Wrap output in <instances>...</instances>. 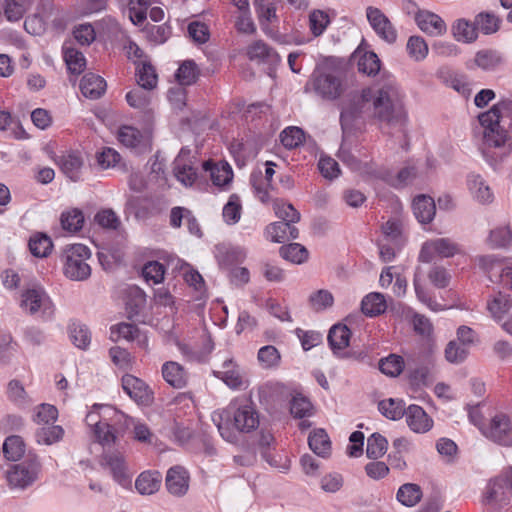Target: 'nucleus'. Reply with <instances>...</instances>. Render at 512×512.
I'll use <instances>...</instances> for the list:
<instances>
[{"instance_id": "1", "label": "nucleus", "mask_w": 512, "mask_h": 512, "mask_svg": "<svg viewBox=\"0 0 512 512\" xmlns=\"http://www.w3.org/2000/svg\"><path fill=\"white\" fill-rule=\"evenodd\" d=\"M212 421L222 438L234 443L237 441L235 431L243 434L255 431L260 424V415L252 402L235 401L227 408L214 412Z\"/></svg>"}, {"instance_id": "2", "label": "nucleus", "mask_w": 512, "mask_h": 512, "mask_svg": "<svg viewBox=\"0 0 512 512\" xmlns=\"http://www.w3.org/2000/svg\"><path fill=\"white\" fill-rule=\"evenodd\" d=\"M368 95H371L373 116L380 122L399 127L406 123L403 95L393 77H387L373 93L364 92L362 98L368 101Z\"/></svg>"}, {"instance_id": "3", "label": "nucleus", "mask_w": 512, "mask_h": 512, "mask_svg": "<svg viewBox=\"0 0 512 512\" xmlns=\"http://www.w3.org/2000/svg\"><path fill=\"white\" fill-rule=\"evenodd\" d=\"M484 127V143L488 147H503L512 134V99H504L478 116Z\"/></svg>"}, {"instance_id": "4", "label": "nucleus", "mask_w": 512, "mask_h": 512, "mask_svg": "<svg viewBox=\"0 0 512 512\" xmlns=\"http://www.w3.org/2000/svg\"><path fill=\"white\" fill-rule=\"evenodd\" d=\"M91 252L83 244L67 245L63 251V272L72 281H85L91 275V267L87 263Z\"/></svg>"}, {"instance_id": "5", "label": "nucleus", "mask_w": 512, "mask_h": 512, "mask_svg": "<svg viewBox=\"0 0 512 512\" xmlns=\"http://www.w3.org/2000/svg\"><path fill=\"white\" fill-rule=\"evenodd\" d=\"M41 472V462L36 455H28L18 464L12 465L7 471V482L10 488L24 490L33 485Z\"/></svg>"}, {"instance_id": "6", "label": "nucleus", "mask_w": 512, "mask_h": 512, "mask_svg": "<svg viewBox=\"0 0 512 512\" xmlns=\"http://www.w3.org/2000/svg\"><path fill=\"white\" fill-rule=\"evenodd\" d=\"M19 306L29 315L40 314L43 318H50L54 314V304L45 289L40 285H34L23 290Z\"/></svg>"}, {"instance_id": "7", "label": "nucleus", "mask_w": 512, "mask_h": 512, "mask_svg": "<svg viewBox=\"0 0 512 512\" xmlns=\"http://www.w3.org/2000/svg\"><path fill=\"white\" fill-rule=\"evenodd\" d=\"M461 252L458 243L450 238H435L423 243L419 253V260L430 263L436 257L450 258Z\"/></svg>"}, {"instance_id": "8", "label": "nucleus", "mask_w": 512, "mask_h": 512, "mask_svg": "<svg viewBox=\"0 0 512 512\" xmlns=\"http://www.w3.org/2000/svg\"><path fill=\"white\" fill-rule=\"evenodd\" d=\"M173 172L176 179L185 187H192L198 179V162L191 151L182 148L174 160Z\"/></svg>"}, {"instance_id": "9", "label": "nucleus", "mask_w": 512, "mask_h": 512, "mask_svg": "<svg viewBox=\"0 0 512 512\" xmlns=\"http://www.w3.org/2000/svg\"><path fill=\"white\" fill-rule=\"evenodd\" d=\"M213 374L221 379L231 389H242L248 385L245 371L234 361L232 357H224Z\"/></svg>"}, {"instance_id": "10", "label": "nucleus", "mask_w": 512, "mask_h": 512, "mask_svg": "<svg viewBox=\"0 0 512 512\" xmlns=\"http://www.w3.org/2000/svg\"><path fill=\"white\" fill-rule=\"evenodd\" d=\"M487 309L496 321H502V328L512 335V296L497 293L487 300Z\"/></svg>"}, {"instance_id": "11", "label": "nucleus", "mask_w": 512, "mask_h": 512, "mask_svg": "<svg viewBox=\"0 0 512 512\" xmlns=\"http://www.w3.org/2000/svg\"><path fill=\"white\" fill-rule=\"evenodd\" d=\"M479 264L489 274L490 280H498L504 287L512 289V258L495 259L492 256L479 258Z\"/></svg>"}, {"instance_id": "12", "label": "nucleus", "mask_w": 512, "mask_h": 512, "mask_svg": "<svg viewBox=\"0 0 512 512\" xmlns=\"http://www.w3.org/2000/svg\"><path fill=\"white\" fill-rule=\"evenodd\" d=\"M103 409L105 412L112 411L110 407H103L95 405L86 415V423L88 426L93 427V432L98 442L103 446H110L116 441L115 430L109 423L103 421L102 416L97 411Z\"/></svg>"}, {"instance_id": "13", "label": "nucleus", "mask_w": 512, "mask_h": 512, "mask_svg": "<svg viewBox=\"0 0 512 512\" xmlns=\"http://www.w3.org/2000/svg\"><path fill=\"white\" fill-rule=\"evenodd\" d=\"M366 17L375 33L385 42L393 44L397 40V31L389 18L373 6L366 8Z\"/></svg>"}, {"instance_id": "14", "label": "nucleus", "mask_w": 512, "mask_h": 512, "mask_svg": "<svg viewBox=\"0 0 512 512\" xmlns=\"http://www.w3.org/2000/svg\"><path fill=\"white\" fill-rule=\"evenodd\" d=\"M311 84L316 94L323 99L334 100L343 92L341 79L331 73L314 75Z\"/></svg>"}, {"instance_id": "15", "label": "nucleus", "mask_w": 512, "mask_h": 512, "mask_svg": "<svg viewBox=\"0 0 512 512\" xmlns=\"http://www.w3.org/2000/svg\"><path fill=\"white\" fill-rule=\"evenodd\" d=\"M122 388L139 405L148 406L153 402V392L140 378L130 374L124 375Z\"/></svg>"}, {"instance_id": "16", "label": "nucleus", "mask_w": 512, "mask_h": 512, "mask_svg": "<svg viewBox=\"0 0 512 512\" xmlns=\"http://www.w3.org/2000/svg\"><path fill=\"white\" fill-rule=\"evenodd\" d=\"M485 435L501 445L512 446V423L503 413L496 414L485 431Z\"/></svg>"}, {"instance_id": "17", "label": "nucleus", "mask_w": 512, "mask_h": 512, "mask_svg": "<svg viewBox=\"0 0 512 512\" xmlns=\"http://www.w3.org/2000/svg\"><path fill=\"white\" fill-rule=\"evenodd\" d=\"M414 19L419 29L429 36L439 37L447 32L445 21L431 11L417 10Z\"/></svg>"}, {"instance_id": "18", "label": "nucleus", "mask_w": 512, "mask_h": 512, "mask_svg": "<svg viewBox=\"0 0 512 512\" xmlns=\"http://www.w3.org/2000/svg\"><path fill=\"white\" fill-rule=\"evenodd\" d=\"M101 465L108 468L116 482L126 485L130 482V475L124 459L119 452H105L101 459Z\"/></svg>"}, {"instance_id": "19", "label": "nucleus", "mask_w": 512, "mask_h": 512, "mask_svg": "<svg viewBox=\"0 0 512 512\" xmlns=\"http://www.w3.org/2000/svg\"><path fill=\"white\" fill-rule=\"evenodd\" d=\"M165 485L168 492L174 496L181 497L189 489V474L182 466L171 467L166 474Z\"/></svg>"}, {"instance_id": "20", "label": "nucleus", "mask_w": 512, "mask_h": 512, "mask_svg": "<svg viewBox=\"0 0 512 512\" xmlns=\"http://www.w3.org/2000/svg\"><path fill=\"white\" fill-rule=\"evenodd\" d=\"M110 339L113 342H117L120 339H125L127 341L135 340L142 348H146L148 346V338L146 334L142 333L140 329L132 323L122 322L113 325L110 328Z\"/></svg>"}, {"instance_id": "21", "label": "nucleus", "mask_w": 512, "mask_h": 512, "mask_svg": "<svg viewBox=\"0 0 512 512\" xmlns=\"http://www.w3.org/2000/svg\"><path fill=\"white\" fill-rule=\"evenodd\" d=\"M404 416L408 427L415 433H426L433 427L432 418L419 405L405 408Z\"/></svg>"}, {"instance_id": "22", "label": "nucleus", "mask_w": 512, "mask_h": 512, "mask_svg": "<svg viewBox=\"0 0 512 512\" xmlns=\"http://www.w3.org/2000/svg\"><path fill=\"white\" fill-rule=\"evenodd\" d=\"M467 187L473 199L478 203L485 205L493 202V191L481 175L469 174L467 177Z\"/></svg>"}, {"instance_id": "23", "label": "nucleus", "mask_w": 512, "mask_h": 512, "mask_svg": "<svg viewBox=\"0 0 512 512\" xmlns=\"http://www.w3.org/2000/svg\"><path fill=\"white\" fill-rule=\"evenodd\" d=\"M266 238L272 242L283 243L289 239L298 238L299 231L294 225L287 222H274L265 230Z\"/></svg>"}, {"instance_id": "24", "label": "nucleus", "mask_w": 512, "mask_h": 512, "mask_svg": "<svg viewBox=\"0 0 512 512\" xmlns=\"http://www.w3.org/2000/svg\"><path fill=\"white\" fill-rule=\"evenodd\" d=\"M163 379L172 387L181 389L188 383L186 370L177 362L168 361L162 366Z\"/></svg>"}, {"instance_id": "25", "label": "nucleus", "mask_w": 512, "mask_h": 512, "mask_svg": "<svg viewBox=\"0 0 512 512\" xmlns=\"http://www.w3.org/2000/svg\"><path fill=\"white\" fill-rule=\"evenodd\" d=\"M80 90L86 98L98 99L106 90V82L99 75L87 73L81 79Z\"/></svg>"}, {"instance_id": "26", "label": "nucleus", "mask_w": 512, "mask_h": 512, "mask_svg": "<svg viewBox=\"0 0 512 512\" xmlns=\"http://www.w3.org/2000/svg\"><path fill=\"white\" fill-rule=\"evenodd\" d=\"M413 213L422 224L430 223L435 216L436 206L433 198L419 195L413 201Z\"/></svg>"}, {"instance_id": "27", "label": "nucleus", "mask_w": 512, "mask_h": 512, "mask_svg": "<svg viewBox=\"0 0 512 512\" xmlns=\"http://www.w3.org/2000/svg\"><path fill=\"white\" fill-rule=\"evenodd\" d=\"M451 33L458 42L473 43L478 38V30L475 21L470 22L467 19H457L451 26Z\"/></svg>"}, {"instance_id": "28", "label": "nucleus", "mask_w": 512, "mask_h": 512, "mask_svg": "<svg viewBox=\"0 0 512 512\" xmlns=\"http://www.w3.org/2000/svg\"><path fill=\"white\" fill-rule=\"evenodd\" d=\"M58 164L62 172L72 181H78L83 166V159L79 153L72 152L59 157Z\"/></svg>"}, {"instance_id": "29", "label": "nucleus", "mask_w": 512, "mask_h": 512, "mask_svg": "<svg viewBox=\"0 0 512 512\" xmlns=\"http://www.w3.org/2000/svg\"><path fill=\"white\" fill-rule=\"evenodd\" d=\"M162 483V476L159 472H142L135 481L137 491L142 495H151L156 493Z\"/></svg>"}, {"instance_id": "30", "label": "nucleus", "mask_w": 512, "mask_h": 512, "mask_svg": "<svg viewBox=\"0 0 512 512\" xmlns=\"http://www.w3.org/2000/svg\"><path fill=\"white\" fill-rule=\"evenodd\" d=\"M247 55L251 60H263L270 63L281 61L279 54L264 41L257 40L247 48Z\"/></svg>"}, {"instance_id": "31", "label": "nucleus", "mask_w": 512, "mask_h": 512, "mask_svg": "<svg viewBox=\"0 0 512 512\" xmlns=\"http://www.w3.org/2000/svg\"><path fill=\"white\" fill-rule=\"evenodd\" d=\"M203 169L210 172L211 180L216 186L227 185L233 178L232 169L227 163L213 164L211 161H205Z\"/></svg>"}, {"instance_id": "32", "label": "nucleus", "mask_w": 512, "mask_h": 512, "mask_svg": "<svg viewBox=\"0 0 512 512\" xmlns=\"http://www.w3.org/2000/svg\"><path fill=\"white\" fill-rule=\"evenodd\" d=\"M351 337L350 329L343 324H336L331 327L328 334V342L334 353L342 351L349 345Z\"/></svg>"}, {"instance_id": "33", "label": "nucleus", "mask_w": 512, "mask_h": 512, "mask_svg": "<svg viewBox=\"0 0 512 512\" xmlns=\"http://www.w3.org/2000/svg\"><path fill=\"white\" fill-rule=\"evenodd\" d=\"M387 308L383 294L372 292L366 295L361 302L362 312L369 317H374L385 312Z\"/></svg>"}, {"instance_id": "34", "label": "nucleus", "mask_w": 512, "mask_h": 512, "mask_svg": "<svg viewBox=\"0 0 512 512\" xmlns=\"http://www.w3.org/2000/svg\"><path fill=\"white\" fill-rule=\"evenodd\" d=\"M474 63L483 70L491 71L503 63V56L497 50H480L475 55Z\"/></svg>"}, {"instance_id": "35", "label": "nucleus", "mask_w": 512, "mask_h": 512, "mask_svg": "<svg viewBox=\"0 0 512 512\" xmlns=\"http://www.w3.org/2000/svg\"><path fill=\"white\" fill-rule=\"evenodd\" d=\"M118 139L129 148L140 149L146 145L145 136L132 126H122L118 131Z\"/></svg>"}, {"instance_id": "36", "label": "nucleus", "mask_w": 512, "mask_h": 512, "mask_svg": "<svg viewBox=\"0 0 512 512\" xmlns=\"http://www.w3.org/2000/svg\"><path fill=\"white\" fill-rule=\"evenodd\" d=\"M308 444L310 449L318 456L327 457L330 454L331 443L323 429H318L311 433L308 438Z\"/></svg>"}, {"instance_id": "37", "label": "nucleus", "mask_w": 512, "mask_h": 512, "mask_svg": "<svg viewBox=\"0 0 512 512\" xmlns=\"http://www.w3.org/2000/svg\"><path fill=\"white\" fill-rule=\"evenodd\" d=\"M477 30L484 35H491L500 29L501 19L491 12H480L474 18Z\"/></svg>"}, {"instance_id": "38", "label": "nucleus", "mask_w": 512, "mask_h": 512, "mask_svg": "<svg viewBox=\"0 0 512 512\" xmlns=\"http://www.w3.org/2000/svg\"><path fill=\"white\" fill-rule=\"evenodd\" d=\"M378 367L383 374L389 377H397L402 373L405 363L401 356L390 354L379 360Z\"/></svg>"}, {"instance_id": "39", "label": "nucleus", "mask_w": 512, "mask_h": 512, "mask_svg": "<svg viewBox=\"0 0 512 512\" xmlns=\"http://www.w3.org/2000/svg\"><path fill=\"white\" fill-rule=\"evenodd\" d=\"M487 243L493 249L508 248L512 245V231L505 226L492 229L487 238Z\"/></svg>"}, {"instance_id": "40", "label": "nucleus", "mask_w": 512, "mask_h": 512, "mask_svg": "<svg viewBox=\"0 0 512 512\" xmlns=\"http://www.w3.org/2000/svg\"><path fill=\"white\" fill-rule=\"evenodd\" d=\"M3 453L7 460L18 461L25 453V444L20 436L13 435L3 443Z\"/></svg>"}, {"instance_id": "41", "label": "nucleus", "mask_w": 512, "mask_h": 512, "mask_svg": "<svg viewBox=\"0 0 512 512\" xmlns=\"http://www.w3.org/2000/svg\"><path fill=\"white\" fill-rule=\"evenodd\" d=\"M416 169L413 166H407L402 168L396 176H393L390 172H386V174H380L381 180H384L388 184L394 187H402L412 182V180L416 177Z\"/></svg>"}, {"instance_id": "42", "label": "nucleus", "mask_w": 512, "mask_h": 512, "mask_svg": "<svg viewBox=\"0 0 512 512\" xmlns=\"http://www.w3.org/2000/svg\"><path fill=\"white\" fill-rule=\"evenodd\" d=\"M60 221L64 230L75 233L83 227L84 215L80 209L73 208L64 211L61 214Z\"/></svg>"}, {"instance_id": "43", "label": "nucleus", "mask_w": 512, "mask_h": 512, "mask_svg": "<svg viewBox=\"0 0 512 512\" xmlns=\"http://www.w3.org/2000/svg\"><path fill=\"white\" fill-rule=\"evenodd\" d=\"M69 335L72 343L79 349L85 350L91 343V332L84 324H71L69 327Z\"/></svg>"}, {"instance_id": "44", "label": "nucleus", "mask_w": 512, "mask_h": 512, "mask_svg": "<svg viewBox=\"0 0 512 512\" xmlns=\"http://www.w3.org/2000/svg\"><path fill=\"white\" fill-rule=\"evenodd\" d=\"M137 82L144 90H152L157 86L158 77L150 63L143 62L137 67Z\"/></svg>"}, {"instance_id": "45", "label": "nucleus", "mask_w": 512, "mask_h": 512, "mask_svg": "<svg viewBox=\"0 0 512 512\" xmlns=\"http://www.w3.org/2000/svg\"><path fill=\"white\" fill-rule=\"evenodd\" d=\"M406 50L410 58L417 62L423 61L429 52L428 44L424 38L417 35L409 37L406 44Z\"/></svg>"}, {"instance_id": "46", "label": "nucleus", "mask_w": 512, "mask_h": 512, "mask_svg": "<svg viewBox=\"0 0 512 512\" xmlns=\"http://www.w3.org/2000/svg\"><path fill=\"white\" fill-rule=\"evenodd\" d=\"M64 60L70 72L80 74L86 66V59L82 52L72 47H64Z\"/></svg>"}, {"instance_id": "47", "label": "nucleus", "mask_w": 512, "mask_h": 512, "mask_svg": "<svg viewBox=\"0 0 512 512\" xmlns=\"http://www.w3.org/2000/svg\"><path fill=\"white\" fill-rule=\"evenodd\" d=\"M279 252L282 258L296 264H301L308 258L307 249L299 243L284 245Z\"/></svg>"}, {"instance_id": "48", "label": "nucleus", "mask_w": 512, "mask_h": 512, "mask_svg": "<svg viewBox=\"0 0 512 512\" xmlns=\"http://www.w3.org/2000/svg\"><path fill=\"white\" fill-rule=\"evenodd\" d=\"M378 409L386 418L391 420H399L405 413L404 402L392 398L379 402Z\"/></svg>"}, {"instance_id": "49", "label": "nucleus", "mask_w": 512, "mask_h": 512, "mask_svg": "<svg viewBox=\"0 0 512 512\" xmlns=\"http://www.w3.org/2000/svg\"><path fill=\"white\" fill-rule=\"evenodd\" d=\"M64 430L58 425H44L36 432V439L39 444L51 445L62 439Z\"/></svg>"}, {"instance_id": "50", "label": "nucleus", "mask_w": 512, "mask_h": 512, "mask_svg": "<svg viewBox=\"0 0 512 512\" xmlns=\"http://www.w3.org/2000/svg\"><path fill=\"white\" fill-rule=\"evenodd\" d=\"M421 496L420 487L411 483L402 485L397 492V499L408 507L416 505L420 501Z\"/></svg>"}, {"instance_id": "51", "label": "nucleus", "mask_w": 512, "mask_h": 512, "mask_svg": "<svg viewBox=\"0 0 512 512\" xmlns=\"http://www.w3.org/2000/svg\"><path fill=\"white\" fill-rule=\"evenodd\" d=\"M273 207L276 216L282 220L281 222H287L293 225L300 220V213L290 203H285L277 199L274 201Z\"/></svg>"}, {"instance_id": "52", "label": "nucleus", "mask_w": 512, "mask_h": 512, "mask_svg": "<svg viewBox=\"0 0 512 512\" xmlns=\"http://www.w3.org/2000/svg\"><path fill=\"white\" fill-rule=\"evenodd\" d=\"M53 244L51 239L45 234H36L30 238L29 249L31 253L36 257H47Z\"/></svg>"}, {"instance_id": "53", "label": "nucleus", "mask_w": 512, "mask_h": 512, "mask_svg": "<svg viewBox=\"0 0 512 512\" xmlns=\"http://www.w3.org/2000/svg\"><path fill=\"white\" fill-rule=\"evenodd\" d=\"M387 446L386 438L379 433H374L367 439L366 455L370 459H378L386 453Z\"/></svg>"}, {"instance_id": "54", "label": "nucleus", "mask_w": 512, "mask_h": 512, "mask_svg": "<svg viewBox=\"0 0 512 512\" xmlns=\"http://www.w3.org/2000/svg\"><path fill=\"white\" fill-rule=\"evenodd\" d=\"M27 6V0H4V15L10 22L19 21L23 18L27 10Z\"/></svg>"}, {"instance_id": "55", "label": "nucleus", "mask_w": 512, "mask_h": 512, "mask_svg": "<svg viewBox=\"0 0 512 512\" xmlns=\"http://www.w3.org/2000/svg\"><path fill=\"white\" fill-rule=\"evenodd\" d=\"M291 414L295 418H305L313 415V405L308 398L302 394H296L291 401Z\"/></svg>"}, {"instance_id": "56", "label": "nucleus", "mask_w": 512, "mask_h": 512, "mask_svg": "<svg viewBox=\"0 0 512 512\" xmlns=\"http://www.w3.org/2000/svg\"><path fill=\"white\" fill-rule=\"evenodd\" d=\"M329 23L328 14L322 10H313L309 14V29L315 37L322 35Z\"/></svg>"}, {"instance_id": "57", "label": "nucleus", "mask_w": 512, "mask_h": 512, "mask_svg": "<svg viewBox=\"0 0 512 512\" xmlns=\"http://www.w3.org/2000/svg\"><path fill=\"white\" fill-rule=\"evenodd\" d=\"M149 90H144L141 87H138L126 94V101L132 108L139 110H146L150 104L151 96L148 92Z\"/></svg>"}, {"instance_id": "58", "label": "nucleus", "mask_w": 512, "mask_h": 512, "mask_svg": "<svg viewBox=\"0 0 512 512\" xmlns=\"http://www.w3.org/2000/svg\"><path fill=\"white\" fill-rule=\"evenodd\" d=\"M241 202L239 196L233 194L223 208V218L228 224H235L241 217Z\"/></svg>"}, {"instance_id": "59", "label": "nucleus", "mask_w": 512, "mask_h": 512, "mask_svg": "<svg viewBox=\"0 0 512 512\" xmlns=\"http://www.w3.org/2000/svg\"><path fill=\"white\" fill-rule=\"evenodd\" d=\"M334 298L330 291L320 289L309 296L311 308L317 312L323 311L333 305Z\"/></svg>"}, {"instance_id": "60", "label": "nucleus", "mask_w": 512, "mask_h": 512, "mask_svg": "<svg viewBox=\"0 0 512 512\" xmlns=\"http://www.w3.org/2000/svg\"><path fill=\"white\" fill-rule=\"evenodd\" d=\"M358 70L368 76L375 75L380 70V60L374 52L365 53L358 61Z\"/></svg>"}, {"instance_id": "61", "label": "nucleus", "mask_w": 512, "mask_h": 512, "mask_svg": "<svg viewBox=\"0 0 512 512\" xmlns=\"http://www.w3.org/2000/svg\"><path fill=\"white\" fill-rule=\"evenodd\" d=\"M433 378L434 371L431 360L426 365L418 367L410 373V379L415 385H428L433 381Z\"/></svg>"}, {"instance_id": "62", "label": "nucleus", "mask_w": 512, "mask_h": 512, "mask_svg": "<svg viewBox=\"0 0 512 512\" xmlns=\"http://www.w3.org/2000/svg\"><path fill=\"white\" fill-rule=\"evenodd\" d=\"M280 138L284 147L293 149L303 142L304 132L298 127H288L281 132Z\"/></svg>"}, {"instance_id": "63", "label": "nucleus", "mask_w": 512, "mask_h": 512, "mask_svg": "<svg viewBox=\"0 0 512 512\" xmlns=\"http://www.w3.org/2000/svg\"><path fill=\"white\" fill-rule=\"evenodd\" d=\"M280 359L279 351L272 345L264 346L258 351V360L264 368L278 366Z\"/></svg>"}, {"instance_id": "64", "label": "nucleus", "mask_w": 512, "mask_h": 512, "mask_svg": "<svg viewBox=\"0 0 512 512\" xmlns=\"http://www.w3.org/2000/svg\"><path fill=\"white\" fill-rule=\"evenodd\" d=\"M468 349L458 341H450L445 349V358L450 363H460L466 359Z\"/></svg>"}]
</instances>
